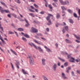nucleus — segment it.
Masks as SVG:
<instances>
[{
	"label": "nucleus",
	"instance_id": "58836bf2",
	"mask_svg": "<svg viewBox=\"0 0 80 80\" xmlns=\"http://www.w3.org/2000/svg\"><path fill=\"white\" fill-rule=\"evenodd\" d=\"M59 58V60H61V61H62V62H65V60L62 59V58Z\"/></svg>",
	"mask_w": 80,
	"mask_h": 80
},
{
	"label": "nucleus",
	"instance_id": "bf43d9fd",
	"mask_svg": "<svg viewBox=\"0 0 80 80\" xmlns=\"http://www.w3.org/2000/svg\"><path fill=\"white\" fill-rule=\"evenodd\" d=\"M71 57H71V56L70 55H68V58H71Z\"/></svg>",
	"mask_w": 80,
	"mask_h": 80
},
{
	"label": "nucleus",
	"instance_id": "f3484780",
	"mask_svg": "<svg viewBox=\"0 0 80 80\" xmlns=\"http://www.w3.org/2000/svg\"><path fill=\"white\" fill-rule=\"evenodd\" d=\"M10 50L11 52H12V53H13L14 54V55H17V53H16V52H15V51L13 50L12 49H11Z\"/></svg>",
	"mask_w": 80,
	"mask_h": 80
},
{
	"label": "nucleus",
	"instance_id": "aec40b11",
	"mask_svg": "<svg viewBox=\"0 0 80 80\" xmlns=\"http://www.w3.org/2000/svg\"><path fill=\"white\" fill-rule=\"evenodd\" d=\"M70 4V3L68 1H65V5H69V4Z\"/></svg>",
	"mask_w": 80,
	"mask_h": 80
},
{
	"label": "nucleus",
	"instance_id": "a19ab883",
	"mask_svg": "<svg viewBox=\"0 0 80 80\" xmlns=\"http://www.w3.org/2000/svg\"><path fill=\"white\" fill-rule=\"evenodd\" d=\"M29 11H30V12H33V13H34L35 12L34 11L32 10L31 9H29Z\"/></svg>",
	"mask_w": 80,
	"mask_h": 80
},
{
	"label": "nucleus",
	"instance_id": "ddd939ff",
	"mask_svg": "<svg viewBox=\"0 0 80 80\" xmlns=\"http://www.w3.org/2000/svg\"><path fill=\"white\" fill-rule=\"evenodd\" d=\"M65 41L66 42V43H72L71 41H70V40L67 39H65Z\"/></svg>",
	"mask_w": 80,
	"mask_h": 80
},
{
	"label": "nucleus",
	"instance_id": "ea45409f",
	"mask_svg": "<svg viewBox=\"0 0 80 80\" xmlns=\"http://www.w3.org/2000/svg\"><path fill=\"white\" fill-rule=\"evenodd\" d=\"M71 73H72V76H73L74 77H75V76L73 71H72V72H71Z\"/></svg>",
	"mask_w": 80,
	"mask_h": 80
},
{
	"label": "nucleus",
	"instance_id": "412c9836",
	"mask_svg": "<svg viewBox=\"0 0 80 80\" xmlns=\"http://www.w3.org/2000/svg\"><path fill=\"white\" fill-rule=\"evenodd\" d=\"M24 36L28 38H30V36H29L27 35V34H24Z\"/></svg>",
	"mask_w": 80,
	"mask_h": 80
},
{
	"label": "nucleus",
	"instance_id": "dca6fc26",
	"mask_svg": "<svg viewBox=\"0 0 80 80\" xmlns=\"http://www.w3.org/2000/svg\"><path fill=\"white\" fill-rule=\"evenodd\" d=\"M71 60H69V62H72L73 63H74V61L75 60V58H73L71 57Z\"/></svg>",
	"mask_w": 80,
	"mask_h": 80
},
{
	"label": "nucleus",
	"instance_id": "c85d7f7f",
	"mask_svg": "<svg viewBox=\"0 0 80 80\" xmlns=\"http://www.w3.org/2000/svg\"><path fill=\"white\" fill-rule=\"evenodd\" d=\"M42 77H43V78L44 80H48V78H47L46 77H45V76H42Z\"/></svg>",
	"mask_w": 80,
	"mask_h": 80
},
{
	"label": "nucleus",
	"instance_id": "f704fd0d",
	"mask_svg": "<svg viewBox=\"0 0 80 80\" xmlns=\"http://www.w3.org/2000/svg\"><path fill=\"white\" fill-rule=\"evenodd\" d=\"M78 13L79 14V16H78V18H80V9H79L78 11Z\"/></svg>",
	"mask_w": 80,
	"mask_h": 80
},
{
	"label": "nucleus",
	"instance_id": "bb28decb",
	"mask_svg": "<svg viewBox=\"0 0 80 80\" xmlns=\"http://www.w3.org/2000/svg\"><path fill=\"white\" fill-rule=\"evenodd\" d=\"M16 2L17 3H18V4H20V3H21L20 2V0H15Z\"/></svg>",
	"mask_w": 80,
	"mask_h": 80
},
{
	"label": "nucleus",
	"instance_id": "3c124183",
	"mask_svg": "<svg viewBox=\"0 0 80 80\" xmlns=\"http://www.w3.org/2000/svg\"><path fill=\"white\" fill-rule=\"evenodd\" d=\"M52 5L54 6V7H56V8L57 7V5H56V4H55V3H53Z\"/></svg>",
	"mask_w": 80,
	"mask_h": 80
},
{
	"label": "nucleus",
	"instance_id": "338daca9",
	"mask_svg": "<svg viewBox=\"0 0 80 80\" xmlns=\"http://www.w3.org/2000/svg\"><path fill=\"white\" fill-rule=\"evenodd\" d=\"M20 21H21V22H24V20H23V19L21 18V19H20L19 20Z\"/></svg>",
	"mask_w": 80,
	"mask_h": 80
},
{
	"label": "nucleus",
	"instance_id": "4c0bfd02",
	"mask_svg": "<svg viewBox=\"0 0 80 80\" xmlns=\"http://www.w3.org/2000/svg\"><path fill=\"white\" fill-rule=\"evenodd\" d=\"M14 32L15 33L17 37H18V33L17 32L14 31Z\"/></svg>",
	"mask_w": 80,
	"mask_h": 80
},
{
	"label": "nucleus",
	"instance_id": "49530a36",
	"mask_svg": "<svg viewBox=\"0 0 80 80\" xmlns=\"http://www.w3.org/2000/svg\"><path fill=\"white\" fill-rule=\"evenodd\" d=\"M22 39L24 42H27V39L25 38H22Z\"/></svg>",
	"mask_w": 80,
	"mask_h": 80
},
{
	"label": "nucleus",
	"instance_id": "680f3d73",
	"mask_svg": "<svg viewBox=\"0 0 80 80\" xmlns=\"http://www.w3.org/2000/svg\"><path fill=\"white\" fill-rule=\"evenodd\" d=\"M75 41H76V42L77 43H80V41H79L77 40H75Z\"/></svg>",
	"mask_w": 80,
	"mask_h": 80
},
{
	"label": "nucleus",
	"instance_id": "9d476101",
	"mask_svg": "<svg viewBox=\"0 0 80 80\" xmlns=\"http://www.w3.org/2000/svg\"><path fill=\"white\" fill-rule=\"evenodd\" d=\"M24 20L27 23L25 25V27H28L29 25L30 24H29V23H28V21L25 18H24Z\"/></svg>",
	"mask_w": 80,
	"mask_h": 80
},
{
	"label": "nucleus",
	"instance_id": "9b49d317",
	"mask_svg": "<svg viewBox=\"0 0 80 80\" xmlns=\"http://www.w3.org/2000/svg\"><path fill=\"white\" fill-rule=\"evenodd\" d=\"M44 47L46 48V51H47V52H51V50H50V49L48 48L47 46H44Z\"/></svg>",
	"mask_w": 80,
	"mask_h": 80
},
{
	"label": "nucleus",
	"instance_id": "423d86ee",
	"mask_svg": "<svg viewBox=\"0 0 80 80\" xmlns=\"http://www.w3.org/2000/svg\"><path fill=\"white\" fill-rule=\"evenodd\" d=\"M52 68L54 71H56V69H57V64L55 63H54Z\"/></svg>",
	"mask_w": 80,
	"mask_h": 80
},
{
	"label": "nucleus",
	"instance_id": "864d4df0",
	"mask_svg": "<svg viewBox=\"0 0 80 80\" xmlns=\"http://www.w3.org/2000/svg\"><path fill=\"white\" fill-rule=\"evenodd\" d=\"M68 63L67 62H66L65 63H64V66H65V67H67V65H68Z\"/></svg>",
	"mask_w": 80,
	"mask_h": 80
},
{
	"label": "nucleus",
	"instance_id": "72a5a7b5",
	"mask_svg": "<svg viewBox=\"0 0 80 80\" xmlns=\"http://www.w3.org/2000/svg\"><path fill=\"white\" fill-rule=\"evenodd\" d=\"M29 15L30 16H31L32 17H35V15L33 14L32 13H30L29 14Z\"/></svg>",
	"mask_w": 80,
	"mask_h": 80
},
{
	"label": "nucleus",
	"instance_id": "cd10ccee",
	"mask_svg": "<svg viewBox=\"0 0 80 80\" xmlns=\"http://www.w3.org/2000/svg\"><path fill=\"white\" fill-rule=\"evenodd\" d=\"M17 30H18V31H23V29L22 28H19Z\"/></svg>",
	"mask_w": 80,
	"mask_h": 80
},
{
	"label": "nucleus",
	"instance_id": "2eb2a0df",
	"mask_svg": "<svg viewBox=\"0 0 80 80\" xmlns=\"http://www.w3.org/2000/svg\"><path fill=\"white\" fill-rule=\"evenodd\" d=\"M3 5L4 7H7V5H6V4H5V3L4 2H0Z\"/></svg>",
	"mask_w": 80,
	"mask_h": 80
},
{
	"label": "nucleus",
	"instance_id": "393cba45",
	"mask_svg": "<svg viewBox=\"0 0 80 80\" xmlns=\"http://www.w3.org/2000/svg\"><path fill=\"white\" fill-rule=\"evenodd\" d=\"M60 14L57 13L56 15L57 18H60Z\"/></svg>",
	"mask_w": 80,
	"mask_h": 80
},
{
	"label": "nucleus",
	"instance_id": "1a4fd4ad",
	"mask_svg": "<svg viewBox=\"0 0 80 80\" xmlns=\"http://www.w3.org/2000/svg\"><path fill=\"white\" fill-rule=\"evenodd\" d=\"M34 42L36 43H37L38 44H39V45H43L42 42H40L41 43H40V42H38V41H37L35 39L34 40Z\"/></svg>",
	"mask_w": 80,
	"mask_h": 80
},
{
	"label": "nucleus",
	"instance_id": "20e7f679",
	"mask_svg": "<svg viewBox=\"0 0 80 80\" xmlns=\"http://www.w3.org/2000/svg\"><path fill=\"white\" fill-rule=\"evenodd\" d=\"M48 16L46 18V19L47 21H50V17H53V15H52V14L48 13Z\"/></svg>",
	"mask_w": 80,
	"mask_h": 80
},
{
	"label": "nucleus",
	"instance_id": "e2e57ef3",
	"mask_svg": "<svg viewBox=\"0 0 80 80\" xmlns=\"http://www.w3.org/2000/svg\"><path fill=\"white\" fill-rule=\"evenodd\" d=\"M41 38L43 40H44V41L46 40V39L45 38Z\"/></svg>",
	"mask_w": 80,
	"mask_h": 80
},
{
	"label": "nucleus",
	"instance_id": "7c9ffc66",
	"mask_svg": "<svg viewBox=\"0 0 80 80\" xmlns=\"http://www.w3.org/2000/svg\"><path fill=\"white\" fill-rule=\"evenodd\" d=\"M0 28L2 32H3V27H2V25L1 23H0Z\"/></svg>",
	"mask_w": 80,
	"mask_h": 80
},
{
	"label": "nucleus",
	"instance_id": "4d7b16f0",
	"mask_svg": "<svg viewBox=\"0 0 80 80\" xmlns=\"http://www.w3.org/2000/svg\"><path fill=\"white\" fill-rule=\"evenodd\" d=\"M48 5V3H47V2H45V6L46 7H47V5Z\"/></svg>",
	"mask_w": 80,
	"mask_h": 80
},
{
	"label": "nucleus",
	"instance_id": "f03ea898",
	"mask_svg": "<svg viewBox=\"0 0 80 80\" xmlns=\"http://www.w3.org/2000/svg\"><path fill=\"white\" fill-rule=\"evenodd\" d=\"M28 57H27V58H29V62L30 65H33L35 64V62H34V60L32 58V56L28 55Z\"/></svg>",
	"mask_w": 80,
	"mask_h": 80
},
{
	"label": "nucleus",
	"instance_id": "8fccbe9b",
	"mask_svg": "<svg viewBox=\"0 0 80 80\" xmlns=\"http://www.w3.org/2000/svg\"><path fill=\"white\" fill-rule=\"evenodd\" d=\"M46 30L47 32H49V31H50V30L49 29V28H46Z\"/></svg>",
	"mask_w": 80,
	"mask_h": 80
},
{
	"label": "nucleus",
	"instance_id": "603ef678",
	"mask_svg": "<svg viewBox=\"0 0 80 80\" xmlns=\"http://www.w3.org/2000/svg\"><path fill=\"white\" fill-rule=\"evenodd\" d=\"M16 62L17 63H16V64H17V65H20V63H19L18 61L16 60Z\"/></svg>",
	"mask_w": 80,
	"mask_h": 80
},
{
	"label": "nucleus",
	"instance_id": "39448f33",
	"mask_svg": "<svg viewBox=\"0 0 80 80\" xmlns=\"http://www.w3.org/2000/svg\"><path fill=\"white\" fill-rule=\"evenodd\" d=\"M32 31L33 33H37L38 32V30L32 27Z\"/></svg>",
	"mask_w": 80,
	"mask_h": 80
},
{
	"label": "nucleus",
	"instance_id": "7ed1b4c3",
	"mask_svg": "<svg viewBox=\"0 0 80 80\" xmlns=\"http://www.w3.org/2000/svg\"><path fill=\"white\" fill-rule=\"evenodd\" d=\"M0 12L2 13H3L4 12H5L6 13H8L9 12V11L6 10H3V8H2L1 6H0Z\"/></svg>",
	"mask_w": 80,
	"mask_h": 80
},
{
	"label": "nucleus",
	"instance_id": "f257e3e1",
	"mask_svg": "<svg viewBox=\"0 0 80 80\" xmlns=\"http://www.w3.org/2000/svg\"><path fill=\"white\" fill-rule=\"evenodd\" d=\"M29 44L30 45H31V47H32V46H33L34 48H36V49H37V50H38L39 52H43V49H42L41 47H37V46H36L33 43H29Z\"/></svg>",
	"mask_w": 80,
	"mask_h": 80
},
{
	"label": "nucleus",
	"instance_id": "6ab92c4d",
	"mask_svg": "<svg viewBox=\"0 0 80 80\" xmlns=\"http://www.w3.org/2000/svg\"><path fill=\"white\" fill-rule=\"evenodd\" d=\"M48 22H49V23H47V25H51V24H53V23L52 22H51V20H49L48 21Z\"/></svg>",
	"mask_w": 80,
	"mask_h": 80
},
{
	"label": "nucleus",
	"instance_id": "a211bd4d",
	"mask_svg": "<svg viewBox=\"0 0 80 80\" xmlns=\"http://www.w3.org/2000/svg\"><path fill=\"white\" fill-rule=\"evenodd\" d=\"M22 71L24 75H25L26 74H27V75H28V73H27V72L25 71V70L23 69H22Z\"/></svg>",
	"mask_w": 80,
	"mask_h": 80
},
{
	"label": "nucleus",
	"instance_id": "69168bd1",
	"mask_svg": "<svg viewBox=\"0 0 80 80\" xmlns=\"http://www.w3.org/2000/svg\"><path fill=\"white\" fill-rule=\"evenodd\" d=\"M30 7L32 9H35V8L32 6H31Z\"/></svg>",
	"mask_w": 80,
	"mask_h": 80
},
{
	"label": "nucleus",
	"instance_id": "a18cd8bd",
	"mask_svg": "<svg viewBox=\"0 0 80 80\" xmlns=\"http://www.w3.org/2000/svg\"><path fill=\"white\" fill-rule=\"evenodd\" d=\"M29 2H33V3L35 2V0H30L29 1Z\"/></svg>",
	"mask_w": 80,
	"mask_h": 80
},
{
	"label": "nucleus",
	"instance_id": "c756f323",
	"mask_svg": "<svg viewBox=\"0 0 80 80\" xmlns=\"http://www.w3.org/2000/svg\"><path fill=\"white\" fill-rule=\"evenodd\" d=\"M37 35L38 36H40V37L43 36V35H42V34L40 33H37Z\"/></svg>",
	"mask_w": 80,
	"mask_h": 80
},
{
	"label": "nucleus",
	"instance_id": "37998d69",
	"mask_svg": "<svg viewBox=\"0 0 80 80\" xmlns=\"http://www.w3.org/2000/svg\"><path fill=\"white\" fill-rule=\"evenodd\" d=\"M34 37H35V38H36V39H38V40L40 39L39 37L38 36H35Z\"/></svg>",
	"mask_w": 80,
	"mask_h": 80
},
{
	"label": "nucleus",
	"instance_id": "de8ad7c7",
	"mask_svg": "<svg viewBox=\"0 0 80 80\" xmlns=\"http://www.w3.org/2000/svg\"><path fill=\"white\" fill-rule=\"evenodd\" d=\"M10 63L11 64L12 68L13 70H14V67H13V64H12V62H11Z\"/></svg>",
	"mask_w": 80,
	"mask_h": 80
},
{
	"label": "nucleus",
	"instance_id": "13d9d810",
	"mask_svg": "<svg viewBox=\"0 0 80 80\" xmlns=\"http://www.w3.org/2000/svg\"><path fill=\"white\" fill-rule=\"evenodd\" d=\"M9 34H14V32H9Z\"/></svg>",
	"mask_w": 80,
	"mask_h": 80
},
{
	"label": "nucleus",
	"instance_id": "4be33fe9",
	"mask_svg": "<svg viewBox=\"0 0 80 80\" xmlns=\"http://www.w3.org/2000/svg\"><path fill=\"white\" fill-rule=\"evenodd\" d=\"M0 39L1 40V41H2L3 44H4V43H5V41L2 39V36L0 37Z\"/></svg>",
	"mask_w": 80,
	"mask_h": 80
},
{
	"label": "nucleus",
	"instance_id": "f8f14e48",
	"mask_svg": "<svg viewBox=\"0 0 80 80\" xmlns=\"http://www.w3.org/2000/svg\"><path fill=\"white\" fill-rule=\"evenodd\" d=\"M59 1L61 3V5H65V2H63L62 0H59Z\"/></svg>",
	"mask_w": 80,
	"mask_h": 80
},
{
	"label": "nucleus",
	"instance_id": "4468645a",
	"mask_svg": "<svg viewBox=\"0 0 80 80\" xmlns=\"http://www.w3.org/2000/svg\"><path fill=\"white\" fill-rule=\"evenodd\" d=\"M73 35H74V37H76V38H77V39L78 40H80V37H78V36H77V35L74 34H73Z\"/></svg>",
	"mask_w": 80,
	"mask_h": 80
},
{
	"label": "nucleus",
	"instance_id": "c03bdc74",
	"mask_svg": "<svg viewBox=\"0 0 80 80\" xmlns=\"http://www.w3.org/2000/svg\"><path fill=\"white\" fill-rule=\"evenodd\" d=\"M34 6L36 8H38V6L36 4H34Z\"/></svg>",
	"mask_w": 80,
	"mask_h": 80
},
{
	"label": "nucleus",
	"instance_id": "b1692460",
	"mask_svg": "<svg viewBox=\"0 0 80 80\" xmlns=\"http://www.w3.org/2000/svg\"><path fill=\"white\" fill-rule=\"evenodd\" d=\"M12 16L14 17V18H17V15L15 14L14 13H12Z\"/></svg>",
	"mask_w": 80,
	"mask_h": 80
},
{
	"label": "nucleus",
	"instance_id": "e433bc0d",
	"mask_svg": "<svg viewBox=\"0 0 80 80\" xmlns=\"http://www.w3.org/2000/svg\"><path fill=\"white\" fill-rule=\"evenodd\" d=\"M73 15L74 17L75 18H77V14L76 13H74L73 14Z\"/></svg>",
	"mask_w": 80,
	"mask_h": 80
},
{
	"label": "nucleus",
	"instance_id": "6e6d98bb",
	"mask_svg": "<svg viewBox=\"0 0 80 80\" xmlns=\"http://www.w3.org/2000/svg\"><path fill=\"white\" fill-rule=\"evenodd\" d=\"M76 72L77 73H78V74H80V71L79 70H77L76 71Z\"/></svg>",
	"mask_w": 80,
	"mask_h": 80
},
{
	"label": "nucleus",
	"instance_id": "c9c22d12",
	"mask_svg": "<svg viewBox=\"0 0 80 80\" xmlns=\"http://www.w3.org/2000/svg\"><path fill=\"white\" fill-rule=\"evenodd\" d=\"M67 11L70 13H72L73 12H72L70 9H68Z\"/></svg>",
	"mask_w": 80,
	"mask_h": 80
},
{
	"label": "nucleus",
	"instance_id": "052dcab7",
	"mask_svg": "<svg viewBox=\"0 0 80 80\" xmlns=\"http://www.w3.org/2000/svg\"><path fill=\"white\" fill-rule=\"evenodd\" d=\"M62 32L63 33H65V29H63Z\"/></svg>",
	"mask_w": 80,
	"mask_h": 80
},
{
	"label": "nucleus",
	"instance_id": "0e129e2a",
	"mask_svg": "<svg viewBox=\"0 0 80 80\" xmlns=\"http://www.w3.org/2000/svg\"><path fill=\"white\" fill-rule=\"evenodd\" d=\"M64 54H66V55H68V53L66 52H63Z\"/></svg>",
	"mask_w": 80,
	"mask_h": 80
},
{
	"label": "nucleus",
	"instance_id": "2f4dec72",
	"mask_svg": "<svg viewBox=\"0 0 80 80\" xmlns=\"http://www.w3.org/2000/svg\"><path fill=\"white\" fill-rule=\"evenodd\" d=\"M41 15H43L45 13V12L44 11H42L39 13Z\"/></svg>",
	"mask_w": 80,
	"mask_h": 80
},
{
	"label": "nucleus",
	"instance_id": "a878e982",
	"mask_svg": "<svg viewBox=\"0 0 80 80\" xmlns=\"http://www.w3.org/2000/svg\"><path fill=\"white\" fill-rule=\"evenodd\" d=\"M69 21L70 23H72V24H73V20L72 19H69Z\"/></svg>",
	"mask_w": 80,
	"mask_h": 80
},
{
	"label": "nucleus",
	"instance_id": "09e8293b",
	"mask_svg": "<svg viewBox=\"0 0 80 80\" xmlns=\"http://www.w3.org/2000/svg\"><path fill=\"white\" fill-rule=\"evenodd\" d=\"M59 25V23H58V22H57V23L55 24L56 27H58V26Z\"/></svg>",
	"mask_w": 80,
	"mask_h": 80
},
{
	"label": "nucleus",
	"instance_id": "79ce46f5",
	"mask_svg": "<svg viewBox=\"0 0 80 80\" xmlns=\"http://www.w3.org/2000/svg\"><path fill=\"white\" fill-rule=\"evenodd\" d=\"M48 7L50 9H52V6H51V5L49 4L48 6Z\"/></svg>",
	"mask_w": 80,
	"mask_h": 80
},
{
	"label": "nucleus",
	"instance_id": "0eeeda50",
	"mask_svg": "<svg viewBox=\"0 0 80 80\" xmlns=\"http://www.w3.org/2000/svg\"><path fill=\"white\" fill-rule=\"evenodd\" d=\"M42 64L43 65H45L46 63H45V62H46V60L44 58H42L41 59Z\"/></svg>",
	"mask_w": 80,
	"mask_h": 80
},
{
	"label": "nucleus",
	"instance_id": "473e14b6",
	"mask_svg": "<svg viewBox=\"0 0 80 80\" xmlns=\"http://www.w3.org/2000/svg\"><path fill=\"white\" fill-rule=\"evenodd\" d=\"M61 8L62 9V10H66V8H65L64 6H61Z\"/></svg>",
	"mask_w": 80,
	"mask_h": 80
},
{
	"label": "nucleus",
	"instance_id": "6e6552de",
	"mask_svg": "<svg viewBox=\"0 0 80 80\" xmlns=\"http://www.w3.org/2000/svg\"><path fill=\"white\" fill-rule=\"evenodd\" d=\"M62 77L63 79H67V77H66L65 74L64 73H62Z\"/></svg>",
	"mask_w": 80,
	"mask_h": 80
},
{
	"label": "nucleus",
	"instance_id": "5fc2aeb1",
	"mask_svg": "<svg viewBox=\"0 0 80 80\" xmlns=\"http://www.w3.org/2000/svg\"><path fill=\"white\" fill-rule=\"evenodd\" d=\"M16 67L17 68L19 69L20 68V67H19V66L18 65H19L20 64H16Z\"/></svg>",
	"mask_w": 80,
	"mask_h": 80
},
{
	"label": "nucleus",
	"instance_id": "774afa93",
	"mask_svg": "<svg viewBox=\"0 0 80 80\" xmlns=\"http://www.w3.org/2000/svg\"><path fill=\"white\" fill-rule=\"evenodd\" d=\"M35 11L36 12H38V10L37 9H35Z\"/></svg>",
	"mask_w": 80,
	"mask_h": 80
},
{
	"label": "nucleus",
	"instance_id": "5701e85b",
	"mask_svg": "<svg viewBox=\"0 0 80 80\" xmlns=\"http://www.w3.org/2000/svg\"><path fill=\"white\" fill-rule=\"evenodd\" d=\"M65 29L67 31V32H68V26H65Z\"/></svg>",
	"mask_w": 80,
	"mask_h": 80
}]
</instances>
